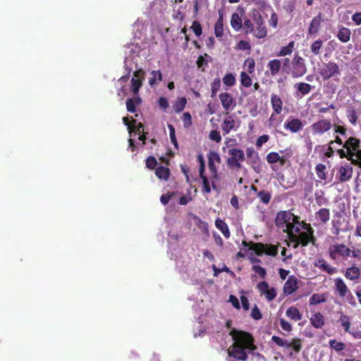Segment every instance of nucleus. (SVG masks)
<instances>
[{
	"label": "nucleus",
	"mask_w": 361,
	"mask_h": 361,
	"mask_svg": "<svg viewBox=\"0 0 361 361\" xmlns=\"http://www.w3.org/2000/svg\"><path fill=\"white\" fill-rule=\"evenodd\" d=\"M229 335L232 337L233 343L227 350V361H246L248 357L246 350L252 353L257 350L255 338L251 334L231 329Z\"/></svg>",
	"instance_id": "obj_1"
},
{
	"label": "nucleus",
	"mask_w": 361,
	"mask_h": 361,
	"mask_svg": "<svg viewBox=\"0 0 361 361\" xmlns=\"http://www.w3.org/2000/svg\"><path fill=\"white\" fill-rule=\"evenodd\" d=\"M242 245L245 247H248L247 249H243L245 252L254 250L257 256H262L263 254H265L269 256L276 257L278 254V245L264 244L262 243H254L253 241L247 242L246 240H243Z\"/></svg>",
	"instance_id": "obj_2"
},
{
	"label": "nucleus",
	"mask_w": 361,
	"mask_h": 361,
	"mask_svg": "<svg viewBox=\"0 0 361 361\" xmlns=\"http://www.w3.org/2000/svg\"><path fill=\"white\" fill-rule=\"evenodd\" d=\"M328 254L332 260H347L351 255V250L343 243H334L328 248Z\"/></svg>",
	"instance_id": "obj_3"
},
{
	"label": "nucleus",
	"mask_w": 361,
	"mask_h": 361,
	"mask_svg": "<svg viewBox=\"0 0 361 361\" xmlns=\"http://www.w3.org/2000/svg\"><path fill=\"white\" fill-rule=\"evenodd\" d=\"M360 141L355 137H350L343 144V148L350 154H353L355 165L361 168V149Z\"/></svg>",
	"instance_id": "obj_4"
},
{
	"label": "nucleus",
	"mask_w": 361,
	"mask_h": 361,
	"mask_svg": "<svg viewBox=\"0 0 361 361\" xmlns=\"http://www.w3.org/2000/svg\"><path fill=\"white\" fill-rule=\"evenodd\" d=\"M229 157L226 160L227 165L231 169H240L242 167L241 162L245 159V153L243 150L231 148L228 152Z\"/></svg>",
	"instance_id": "obj_5"
},
{
	"label": "nucleus",
	"mask_w": 361,
	"mask_h": 361,
	"mask_svg": "<svg viewBox=\"0 0 361 361\" xmlns=\"http://www.w3.org/2000/svg\"><path fill=\"white\" fill-rule=\"evenodd\" d=\"M319 73L324 80H327L331 78H338L341 75V69L336 63L329 61L322 64Z\"/></svg>",
	"instance_id": "obj_6"
},
{
	"label": "nucleus",
	"mask_w": 361,
	"mask_h": 361,
	"mask_svg": "<svg viewBox=\"0 0 361 361\" xmlns=\"http://www.w3.org/2000/svg\"><path fill=\"white\" fill-rule=\"evenodd\" d=\"M271 341L279 347H286V348H292L293 350L296 353H300L302 350V340L298 337L293 338L289 342L277 336H273Z\"/></svg>",
	"instance_id": "obj_7"
},
{
	"label": "nucleus",
	"mask_w": 361,
	"mask_h": 361,
	"mask_svg": "<svg viewBox=\"0 0 361 361\" xmlns=\"http://www.w3.org/2000/svg\"><path fill=\"white\" fill-rule=\"evenodd\" d=\"M252 18L255 25L253 35L258 39L266 37L267 35V29L260 13L257 11L254 12Z\"/></svg>",
	"instance_id": "obj_8"
},
{
	"label": "nucleus",
	"mask_w": 361,
	"mask_h": 361,
	"mask_svg": "<svg viewBox=\"0 0 361 361\" xmlns=\"http://www.w3.org/2000/svg\"><path fill=\"white\" fill-rule=\"evenodd\" d=\"M293 67L291 74L293 78H300L303 76L307 72V68L304 59L295 54L292 62Z\"/></svg>",
	"instance_id": "obj_9"
},
{
	"label": "nucleus",
	"mask_w": 361,
	"mask_h": 361,
	"mask_svg": "<svg viewBox=\"0 0 361 361\" xmlns=\"http://www.w3.org/2000/svg\"><path fill=\"white\" fill-rule=\"evenodd\" d=\"M332 127L329 119H321L310 126L313 135H323L328 132Z\"/></svg>",
	"instance_id": "obj_10"
},
{
	"label": "nucleus",
	"mask_w": 361,
	"mask_h": 361,
	"mask_svg": "<svg viewBox=\"0 0 361 361\" xmlns=\"http://www.w3.org/2000/svg\"><path fill=\"white\" fill-rule=\"evenodd\" d=\"M223 109L226 114H228L236 106V100L229 92H221L219 95Z\"/></svg>",
	"instance_id": "obj_11"
},
{
	"label": "nucleus",
	"mask_w": 361,
	"mask_h": 361,
	"mask_svg": "<svg viewBox=\"0 0 361 361\" xmlns=\"http://www.w3.org/2000/svg\"><path fill=\"white\" fill-rule=\"evenodd\" d=\"M257 288L260 295H264L268 301L273 300L276 296V290L274 288H269L267 282L262 281L257 285Z\"/></svg>",
	"instance_id": "obj_12"
},
{
	"label": "nucleus",
	"mask_w": 361,
	"mask_h": 361,
	"mask_svg": "<svg viewBox=\"0 0 361 361\" xmlns=\"http://www.w3.org/2000/svg\"><path fill=\"white\" fill-rule=\"evenodd\" d=\"M304 126L302 121L297 118L288 119L283 125L286 130L290 131L291 133H297L300 131Z\"/></svg>",
	"instance_id": "obj_13"
},
{
	"label": "nucleus",
	"mask_w": 361,
	"mask_h": 361,
	"mask_svg": "<svg viewBox=\"0 0 361 361\" xmlns=\"http://www.w3.org/2000/svg\"><path fill=\"white\" fill-rule=\"evenodd\" d=\"M316 240V238L312 232L310 233L301 232L298 234V244H294L293 247L297 248L300 245L302 247H306L310 243L315 245Z\"/></svg>",
	"instance_id": "obj_14"
},
{
	"label": "nucleus",
	"mask_w": 361,
	"mask_h": 361,
	"mask_svg": "<svg viewBox=\"0 0 361 361\" xmlns=\"http://www.w3.org/2000/svg\"><path fill=\"white\" fill-rule=\"evenodd\" d=\"M290 218H293V213L290 211H280L275 218V224L278 228H282L290 221Z\"/></svg>",
	"instance_id": "obj_15"
},
{
	"label": "nucleus",
	"mask_w": 361,
	"mask_h": 361,
	"mask_svg": "<svg viewBox=\"0 0 361 361\" xmlns=\"http://www.w3.org/2000/svg\"><path fill=\"white\" fill-rule=\"evenodd\" d=\"M271 104L273 109V114L271 115L269 119H273L274 114L279 115L282 112L283 110V101L276 94H272L271 96Z\"/></svg>",
	"instance_id": "obj_16"
},
{
	"label": "nucleus",
	"mask_w": 361,
	"mask_h": 361,
	"mask_svg": "<svg viewBox=\"0 0 361 361\" xmlns=\"http://www.w3.org/2000/svg\"><path fill=\"white\" fill-rule=\"evenodd\" d=\"M343 221H344V219L342 217V216L339 213H338L335 216V219L332 220L331 232L335 235L336 239H338V236L339 235L340 233L342 231L341 224Z\"/></svg>",
	"instance_id": "obj_17"
},
{
	"label": "nucleus",
	"mask_w": 361,
	"mask_h": 361,
	"mask_svg": "<svg viewBox=\"0 0 361 361\" xmlns=\"http://www.w3.org/2000/svg\"><path fill=\"white\" fill-rule=\"evenodd\" d=\"M297 279L293 276H290L283 286V292L286 295H290L298 289Z\"/></svg>",
	"instance_id": "obj_18"
},
{
	"label": "nucleus",
	"mask_w": 361,
	"mask_h": 361,
	"mask_svg": "<svg viewBox=\"0 0 361 361\" xmlns=\"http://www.w3.org/2000/svg\"><path fill=\"white\" fill-rule=\"evenodd\" d=\"M335 289L338 292V295L341 298H344L347 295V293L350 292L348 288L344 283L342 279L337 278L335 279Z\"/></svg>",
	"instance_id": "obj_19"
},
{
	"label": "nucleus",
	"mask_w": 361,
	"mask_h": 361,
	"mask_svg": "<svg viewBox=\"0 0 361 361\" xmlns=\"http://www.w3.org/2000/svg\"><path fill=\"white\" fill-rule=\"evenodd\" d=\"M340 173V180L345 182L350 180L353 176V167L350 164H345L342 166L339 170Z\"/></svg>",
	"instance_id": "obj_20"
},
{
	"label": "nucleus",
	"mask_w": 361,
	"mask_h": 361,
	"mask_svg": "<svg viewBox=\"0 0 361 361\" xmlns=\"http://www.w3.org/2000/svg\"><path fill=\"white\" fill-rule=\"evenodd\" d=\"M314 265L320 269L321 270L326 271L329 274H334L337 271V269L336 267H334L329 264L325 259H318Z\"/></svg>",
	"instance_id": "obj_21"
},
{
	"label": "nucleus",
	"mask_w": 361,
	"mask_h": 361,
	"mask_svg": "<svg viewBox=\"0 0 361 361\" xmlns=\"http://www.w3.org/2000/svg\"><path fill=\"white\" fill-rule=\"evenodd\" d=\"M294 87L296 90L297 95L303 97L308 94L312 89V86L306 82H298L294 85Z\"/></svg>",
	"instance_id": "obj_22"
},
{
	"label": "nucleus",
	"mask_w": 361,
	"mask_h": 361,
	"mask_svg": "<svg viewBox=\"0 0 361 361\" xmlns=\"http://www.w3.org/2000/svg\"><path fill=\"white\" fill-rule=\"evenodd\" d=\"M360 269L357 266H352L346 269L345 276L350 281H355L360 278Z\"/></svg>",
	"instance_id": "obj_23"
},
{
	"label": "nucleus",
	"mask_w": 361,
	"mask_h": 361,
	"mask_svg": "<svg viewBox=\"0 0 361 361\" xmlns=\"http://www.w3.org/2000/svg\"><path fill=\"white\" fill-rule=\"evenodd\" d=\"M246 155L248 159V162L251 165L257 164L260 161L258 152H256L252 147L246 149Z\"/></svg>",
	"instance_id": "obj_24"
},
{
	"label": "nucleus",
	"mask_w": 361,
	"mask_h": 361,
	"mask_svg": "<svg viewBox=\"0 0 361 361\" xmlns=\"http://www.w3.org/2000/svg\"><path fill=\"white\" fill-rule=\"evenodd\" d=\"M322 22L321 15H318L313 18L310 25L308 32L310 35H315L318 32Z\"/></svg>",
	"instance_id": "obj_25"
},
{
	"label": "nucleus",
	"mask_w": 361,
	"mask_h": 361,
	"mask_svg": "<svg viewBox=\"0 0 361 361\" xmlns=\"http://www.w3.org/2000/svg\"><path fill=\"white\" fill-rule=\"evenodd\" d=\"M336 36L341 42L346 43L350 39L351 31L349 28L343 26L339 29Z\"/></svg>",
	"instance_id": "obj_26"
},
{
	"label": "nucleus",
	"mask_w": 361,
	"mask_h": 361,
	"mask_svg": "<svg viewBox=\"0 0 361 361\" xmlns=\"http://www.w3.org/2000/svg\"><path fill=\"white\" fill-rule=\"evenodd\" d=\"M310 320L312 325L317 329L322 328L324 324V316L319 312L312 314Z\"/></svg>",
	"instance_id": "obj_27"
},
{
	"label": "nucleus",
	"mask_w": 361,
	"mask_h": 361,
	"mask_svg": "<svg viewBox=\"0 0 361 361\" xmlns=\"http://www.w3.org/2000/svg\"><path fill=\"white\" fill-rule=\"evenodd\" d=\"M286 316L295 322L300 321L302 318V314L299 310L295 306H291L288 308L286 312Z\"/></svg>",
	"instance_id": "obj_28"
},
{
	"label": "nucleus",
	"mask_w": 361,
	"mask_h": 361,
	"mask_svg": "<svg viewBox=\"0 0 361 361\" xmlns=\"http://www.w3.org/2000/svg\"><path fill=\"white\" fill-rule=\"evenodd\" d=\"M215 226L219 231H221L226 238H228L230 237L231 233L228 226L224 221L219 218L216 219L215 221Z\"/></svg>",
	"instance_id": "obj_29"
},
{
	"label": "nucleus",
	"mask_w": 361,
	"mask_h": 361,
	"mask_svg": "<svg viewBox=\"0 0 361 361\" xmlns=\"http://www.w3.org/2000/svg\"><path fill=\"white\" fill-rule=\"evenodd\" d=\"M156 176L161 180H168L170 176V170L169 168L160 166L155 169Z\"/></svg>",
	"instance_id": "obj_30"
},
{
	"label": "nucleus",
	"mask_w": 361,
	"mask_h": 361,
	"mask_svg": "<svg viewBox=\"0 0 361 361\" xmlns=\"http://www.w3.org/2000/svg\"><path fill=\"white\" fill-rule=\"evenodd\" d=\"M234 126L235 121L231 117L225 118L221 126L223 135H226L228 134L231 130L233 129Z\"/></svg>",
	"instance_id": "obj_31"
},
{
	"label": "nucleus",
	"mask_w": 361,
	"mask_h": 361,
	"mask_svg": "<svg viewBox=\"0 0 361 361\" xmlns=\"http://www.w3.org/2000/svg\"><path fill=\"white\" fill-rule=\"evenodd\" d=\"M338 322H339L341 325V326L343 328L345 332L346 333H351V331L350 330V326H351V322L350 318L349 316L344 314L343 313L341 314V316L338 320Z\"/></svg>",
	"instance_id": "obj_32"
},
{
	"label": "nucleus",
	"mask_w": 361,
	"mask_h": 361,
	"mask_svg": "<svg viewBox=\"0 0 361 361\" xmlns=\"http://www.w3.org/2000/svg\"><path fill=\"white\" fill-rule=\"evenodd\" d=\"M214 34L217 38L222 37L224 35V19L222 14L219 15V17L214 25Z\"/></svg>",
	"instance_id": "obj_33"
},
{
	"label": "nucleus",
	"mask_w": 361,
	"mask_h": 361,
	"mask_svg": "<svg viewBox=\"0 0 361 361\" xmlns=\"http://www.w3.org/2000/svg\"><path fill=\"white\" fill-rule=\"evenodd\" d=\"M316 217L323 224H325L330 218V211L326 208H322L316 212Z\"/></svg>",
	"instance_id": "obj_34"
},
{
	"label": "nucleus",
	"mask_w": 361,
	"mask_h": 361,
	"mask_svg": "<svg viewBox=\"0 0 361 361\" xmlns=\"http://www.w3.org/2000/svg\"><path fill=\"white\" fill-rule=\"evenodd\" d=\"M267 66L269 68L271 75L274 76L279 73L281 66V62L279 59H273L269 61Z\"/></svg>",
	"instance_id": "obj_35"
},
{
	"label": "nucleus",
	"mask_w": 361,
	"mask_h": 361,
	"mask_svg": "<svg viewBox=\"0 0 361 361\" xmlns=\"http://www.w3.org/2000/svg\"><path fill=\"white\" fill-rule=\"evenodd\" d=\"M231 25L236 31L240 30L243 27V22L241 18L236 13L231 16Z\"/></svg>",
	"instance_id": "obj_36"
},
{
	"label": "nucleus",
	"mask_w": 361,
	"mask_h": 361,
	"mask_svg": "<svg viewBox=\"0 0 361 361\" xmlns=\"http://www.w3.org/2000/svg\"><path fill=\"white\" fill-rule=\"evenodd\" d=\"M141 103L140 97H135L134 99L130 98L126 100V109L128 111L134 113L136 111V105Z\"/></svg>",
	"instance_id": "obj_37"
},
{
	"label": "nucleus",
	"mask_w": 361,
	"mask_h": 361,
	"mask_svg": "<svg viewBox=\"0 0 361 361\" xmlns=\"http://www.w3.org/2000/svg\"><path fill=\"white\" fill-rule=\"evenodd\" d=\"M186 104H187L186 98L184 97H180L174 103V104L173 106V110L176 113H180L182 111H183V109L185 107Z\"/></svg>",
	"instance_id": "obj_38"
},
{
	"label": "nucleus",
	"mask_w": 361,
	"mask_h": 361,
	"mask_svg": "<svg viewBox=\"0 0 361 361\" xmlns=\"http://www.w3.org/2000/svg\"><path fill=\"white\" fill-rule=\"evenodd\" d=\"M151 77L149 79V85L154 86L157 81L160 82L162 80V74L160 71H152L150 73Z\"/></svg>",
	"instance_id": "obj_39"
},
{
	"label": "nucleus",
	"mask_w": 361,
	"mask_h": 361,
	"mask_svg": "<svg viewBox=\"0 0 361 361\" xmlns=\"http://www.w3.org/2000/svg\"><path fill=\"white\" fill-rule=\"evenodd\" d=\"M280 153H285L284 156H279L280 160L278 161L279 164L283 166L286 164V160L293 156V152L291 148H286L284 150H281Z\"/></svg>",
	"instance_id": "obj_40"
},
{
	"label": "nucleus",
	"mask_w": 361,
	"mask_h": 361,
	"mask_svg": "<svg viewBox=\"0 0 361 361\" xmlns=\"http://www.w3.org/2000/svg\"><path fill=\"white\" fill-rule=\"evenodd\" d=\"M294 44L295 42L291 41L287 46L282 47L280 51L277 54V56H285L286 55H290L293 52Z\"/></svg>",
	"instance_id": "obj_41"
},
{
	"label": "nucleus",
	"mask_w": 361,
	"mask_h": 361,
	"mask_svg": "<svg viewBox=\"0 0 361 361\" xmlns=\"http://www.w3.org/2000/svg\"><path fill=\"white\" fill-rule=\"evenodd\" d=\"M131 90L134 94H137L140 90V88L142 85V79H135V78H133L131 79Z\"/></svg>",
	"instance_id": "obj_42"
},
{
	"label": "nucleus",
	"mask_w": 361,
	"mask_h": 361,
	"mask_svg": "<svg viewBox=\"0 0 361 361\" xmlns=\"http://www.w3.org/2000/svg\"><path fill=\"white\" fill-rule=\"evenodd\" d=\"M329 343L330 347L336 352L342 351L345 348V344L343 342L337 341L336 339L330 340Z\"/></svg>",
	"instance_id": "obj_43"
},
{
	"label": "nucleus",
	"mask_w": 361,
	"mask_h": 361,
	"mask_svg": "<svg viewBox=\"0 0 361 361\" xmlns=\"http://www.w3.org/2000/svg\"><path fill=\"white\" fill-rule=\"evenodd\" d=\"M323 47V42L321 40V39H317L316 41H314L311 47H310V49H311V51L314 54V55H319L321 54V49Z\"/></svg>",
	"instance_id": "obj_44"
},
{
	"label": "nucleus",
	"mask_w": 361,
	"mask_h": 361,
	"mask_svg": "<svg viewBox=\"0 0 361 361\" xmlns=\"http://www.w3.org/2000/svg\"><path fill=\"white\" fill-rule=\"evenodd\" d=\"M326 166L323 164H318L315 167L317 175L321 180H325L326 179Z\"/></svg>",
	"instance_id": "obj_45"
},
{
	"label": "nucleus",
	"mask_w": 361,
	"mask_h": 361,
	"mask_svg": "<svg viewBox=\"0 0 361 361\" xmlns=\"http://www.w3.org/2000/svg\"><path fill=\"white\" fill-rule=\"evenodd\" d=\"M240 83L245 87H249L252 85V78L245 72L240 73Z\"/></svg>",
	"instance_id": "obj_46"
},
{
	"label": "nucleus",
	"mask_w": 361,
	"mask_h": 361,
	"mask_svg": "<svg viewBox=\"0 0 361 361\" xmlns=\"http://www.w3.org/2000/svg\"><path fill=\"white\" fill-rule=\"evenodd\" d=\"M336 152L341 158H346L348 160H350L352 164L355 165V160L353 158V154H350L347 149L344 150L343 149H338L336 150Z\"/></svg>",
	"instance_id": "obj_47"
},
{
	"label": "nucleus",
	"mask_w": 361,
	"mask_h": 361,
	"mask_svg": "<svg viewBox=\"0 0 361 361\" xmlns=\"http://www.w3.org/2000/svg\"><path fill=\"white\" fill-rule=\"evenodd\" d=\"M223 82L228 87H232L235 84V78L232 73H226L222 79Z\"/></svg>",
	"instance_id": "obj_48"
},
{
	"label": "nucleus",
	"mask_w": 361,
	"mask_h": 361,
	"mask_svg": "<svg viewBox=\"0 0 361 361\" xmlns=\"http://www.w3.org/2000/svg\"><path fill=\"white\" fill-rule=\"evenodd\" d=\"M257 197L260 199V201L262 202H263L266 204L269 203L271 198V193L267 191H265V190L259 191L257 193Z\"/></svg>",
	"instance_id": "obj_49"
},
{
	"label": "nucleus",
	"mask_w": 361,
	"mask_h": 361,
	"mask_svg": "<svg viewBox=\"0 0 361 361\" xmlns=\"http://www.w3.org/2000/svg\"><path fill=\"white\" fill-rule=\"evenodd\" d=\"M243 30L246 35L252 34L254 32V23L249 19H247L244 21L243 24Z\"/></svg>",
	"instance_id": "obj_50"
},
{
	"label": "nucleus",
	"mask_w": 361,
	"mask_h": 361,
	"mask_svg": "<svg viewBox=\"0 0 361 361\" xmlns=\"http://www.w3.org/2000/svg\"><path fill=\"white\" fill-rule=\"evenodd\" d=\"M347 116L350 123L353 125H355L358 118L357 113L353 108H350L347 110Z\"/></svg>",
	"instance_id": "obj_51"
},
{
	"label": "nucleus",
	"mask_w": 361,
	"mask_h": 361,
	"mask_svg": "<svg viewBox=\"0 0 361 361\" xmlns=\"http://www.w3.org/2000/svg\"><path fill=\"white\" fill-rule=\"evenodd\" d=\"M278 152H271L267 155L266 160L270 164H276L280 160Z\"/></svg>",
	"instance_id": "obj_52"
},
{
	"label": "nucleus",
	"mask_w": 361,
	"mask_h": 361,
	"mask_svg": "<svg viewBox=\"0 0 361 361\" xmlns=\"http://www.w3.org/2000/svg\"><path fill=\"white\" fill-rule=\"evenodd\" d=\"M325 298L323 295L319 294H313L310 298V304L311 305H315L322 302H325Z\"/></svg>",
	"instance_id": "obj_53"
},
{
	"label": "nucleus",
	"mask_w": 361,
	"mask_h": 361,
	"mask_svg": "<svg viewBox=\"0 0 361 361\" xmlns=\"http://www.w3.org/2000/svg\"><path fill=\"white\" fill-rule=\"evenodd\" d=\"M168 128L169 129V137L171 142L173 143L175 148H178V144L176 137V131L174 127L171 124L168 125Z\"/></svg>",
	"instance_id": "obj_54"
},
{
	"label": "nucleus",
	"mask_w": 361,
	"mask_h": 361,
	"mask_svg": "<svg viewBox=\"0 0 361 361\" xmlns=\"http://www.w3.org/2000/svg\"><path fill=\"white\" fill-rule=\"evenodd\" d=\"M191 29L192 30V31L194 32L195 35L197 37H200L202 35V25L197 20H195V21L192 22V26H191Z\"/></svg>",
	"instance_id": "obj_55"
},
{
	"label": "nucleus",
	"mask_w": 361,
	"mask_h": 361,
	"mask_svg": "<svg viewBox=\"0 0 361 361\" xmlns=\"http://www.w3.org/2000/svg\"><path fill=\"white\" fill-rule=\"evenodd\" d=\"M157 164V159L153 156H149L146 159V166L151 170L154 169Z\"/></svg>",
	"instance_id": "obj_56"
},
{
	"label": "nucleus",
	"mask_w": 361,
	"mask_h": 361,
	"mask_svg": "<svg viewBox=\"0 0 361 361\" xmlns=\"http://www.w3.org/2000/svg\"><path fill=\"white\" fill-rule=\"evenodd\" d=\"M253 271L259 275V276L262 279H264L267 275V271L264 268L259 266V265H253L252 267Z\"/></svg>",
	"instance_id": "obj_57"
},
{
	"label": "nucleus",
	"mask_w": 361,
	"mask_h": 361,
	"mask_svg": "<svg viewBox=\"0 0 361 361\" xmlns=\"http://www.w3.org/2000/svg\"><path fill=\"white\" fill-rule=\"evenodd\" d=\"M280 326L281 329L286 331L290 332L293 330L292 325L287 322L285 319L281 318L279 319Z\"/></svg>",
	"instance_id": "obj_58"
},
{
	"label": "nucleus",
	"mask_w": 361,
	"mask_h": 361,
	"mask_svg": "<svg viewBox=\"0 0 361 361\" xmlns=\"http://www.w3.org/2000/svg\"><path fill=\"white\" fill-rule=\"evenodd\" d=\"M214 161L220 163L221 158L217 152H209L208 154V163H214Z\"/></svg>",
	"instance_id": "obj_59"
},
{
	"label": "nucleus",
	"mask_w": 361,
	"mask_h": 361,
	"mask_svg": "<svg viewBox=\"0 0 361 361\" xmlns=\"http://www.w3.org/2000/svg\"><path fill=\"white\" fill-rule=\"evenodd\" d=\"M202 192L209 194L212 191V188L209 184V181L207 178V177H204V178H202Z\"/></svg>",
	"instance_id": "obj_60"
},
{
	"label": "nucleus",
	"mask_w": 361,
	"mask_h": 361,
	"mask_svg": "<svg viewBox=\"0 0 361 361\" xmlns=\"http://www.w3.org/2000/svg\"><path fill=\"white\" fill-rule=\"evenodd\" d=\"M209 138L216 142H220L221 140V136L220 133L216 130H211L209 135Z\"/></svg>",
	"instance_id": "obj_61"
},
{
	"label": "nucleus",
	"mask_w": 361,
	"mask_h": 361,
	"mask_svg": "<svg viewBox=\"0 0 361 361\" xmlns=\"http://www.w3.org/2000/svg\"><path fill=\"white\" fill-rule=\"evenodd\" d=\"M251 317L252 319L255 320H259L262 317V313L256 305L252 310Z\"/></svg>",
	"instance_id": "obj_62"
},
{
	"label": "nucleus",
	"mask_w": 361,
	"mask_h": 361,
	"mask_svg": "<svg viewBox=\"0 0 361 361\" xmlns=\"http://www.w3.org/2000/svg\"><path fill=\"white\" fill-rule=\"evenodd\" d=\"M183 121L184 127L188 128L192 125V117L189 112H185L183 115Z\"/></svg>",
	"instance_id": "obj_63"
},
{
	"label": "nucleus",
	"mask_w": 361,
	"mask_h": 361,
	"mask_svg": "<svg viewBox=\"0 0 361 361\" xmlns=\"http://www.w3.org/2000/svg\"><path fill=\"white\" fill-rule=\"evenodd\" d=\"M269 140V136L268 135H262L257 138L256 141V146L257 147H261L262 145L268 142Z\"/></svg>",
	"instance_id": "obj_64"
}]
</instances>
